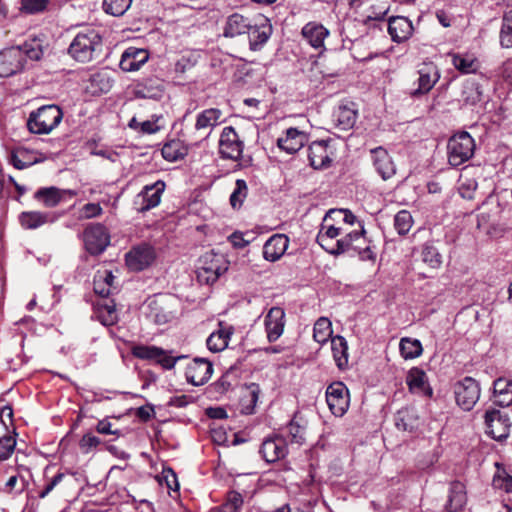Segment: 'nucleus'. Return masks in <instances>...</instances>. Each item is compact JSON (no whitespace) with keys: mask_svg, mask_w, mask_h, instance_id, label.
<instances>
[{"mask_svg":"<svg viewBox=\"0 0 512 512\" xmlns=\"http://www.w3.org/2000/svg\"><path fill=\"white\" fill-rule=\"evenodd\" d=\"M261 390L258 384L251 383L247 386L245 394L241 398V412L244 414H252L258 402Z\"/></svg>","mask_w":512,"mask_h":512,"instance_id":"37998d69","label":"nucleus"},{"mask_svg":"<svg viewBox=\"0 0 512 512\" xmlns=\"http://www.w3.org/2000/svg\"><path fill=\"white\" fill-rule=\"evenodd\" d=\"M390 10V1L389 0H377L374 4L369 8V12L367 14V21L375 20L381 21L384 20L385 16Z\"/></svg>","mask_w":512,"mask_h":512,"instance_id":"5fc2aeb1","label":"nucleus"},{"mask_svg":"<svg viewBox=\"0 0 512 512\" xmlns=\"http://www.w3.org/2000/svg\"><path fill=\"white\" fill-rule=\"evenodd\" d=\"M453 66L462 74L475 73L480 68L479 61L472 54H450Z\"/></svg>","mask_w":512,"mask_h":512,"instance_id":"c9c22d12","label":"nucleus"},{"mask_svg":"<svg viewBox=\"0 0 512 512\" xmlns=\"http://www.w3.org/2000/svg\"><path fill=\"white\" fill-rule=\"evenodd\" d=\"M148 317L158 325H163L170 322L175 317L174 311L170 306L162 300H152L149 305Z\"/></svg>","mask_w":512,"mask_h":512,"instance_id":"7c9ffc66","label":"nucleus"},{"mask_svg":"<svg viewBox=\"0 0 512 512\" xmlns=\"http://www.w3.org/2000/svg\"><path fill=\"white\" fill-rule=\"evenodd\" d=\"M17 47L23 51V58L26 56L33 61H39L49 49V40L45 34L39 33L30 35L22 45Z\"/></svg>","mask_w":512,"mask_h":512,"instance_id":"6ab92c4d","label":"nucleus"},{"mask_svg":"<svg viewBox=\"0 0 512 512\" xmlns=\"http://www.w3.org/2000/svg\"><path fill=\"white\" fill-rule=\"evenodd\" d=\"M259 452L266 462L274 463L287 455L286 440L280 436L267 438L262 442Z\"/></svg>","mask_w":512,"mask_h":512,"instance_id":"aec40b11","label":"nucleus"},{"mask_svg":"<svg viewBox=\"0 0 512 512\" xmlns=\"http://www.w3.org/2000/svg\"><path fill=\"white\" fill-rule=\"evenodd\" d=\"M406 383L412 393L427 397H431L433 394L432 389L428 385L426 373L418 367H413L409 370Z\"/></svg>","mask_w":512,"mask_h":512,"instance_id":"a878e982","label":"nucleus"},{"mask_svg":"<svg viewBox=\"0 0 512 512\" xmlns=\"http://www.w3.org/2000/svg\"><path fill=\"white\" fill-rule=\"evenodd\" d=\"M306 141L307 136L304 132L297 128H289L286 130L285 136L277 140V145L281 150L293 154L298 152Z\"/></svg>","mask_w":512,"mask_h":512,"instance_id":"cd10ccee","label":"nucleus"},{"mask_svg":"<svg viewBox=\"0 0 512 512\" xmlns=\"http://www.w3.org/2000/svg\"><path fill=\"white\" fill-rule=\"evenodd\" d=\"M222 111L218 108H208L196 117L194 128L188 134V140L198 144L207 139L211 131L221 123Z\"/></svg>","mask_w":512,"mask_h":512,"instance_id":"39448f33","label":"nucleus"},{"mask_svg":"<svg viewBox=\"0 0 512 512\" xmlns=\"http://www.w3.org/2000/svg\"><path fill=\"white\" fill-rule=\"evenodd\" d=\"M482 92L476 83H471L465 86L463 90V99L467 104L474 105L481 101Z\"/></svg>","mask_w":512,"mask_h":512,"instance_id":"052dcab7","label":"nucleus"},{"mask_svg":"<svg viewBox=\"0 0 512 512\" xmlns=\"http://www.w3.org/2000/svg\"><path fill=\"white\" fill-rule=\"evenodd\" d=\"M58 216L51 212L27 211L22 212L19 221L25 229H36L44 224L53 223Z\"/></svg>","mask_w":512,"mask_h":512,"instance_id":"c756f323","label":"nucleus"},{"mask_svg":"<svg viewBox=\"0 0 512 512\" xmlns=\"http://www.w3.org/2000/svg\"><path fill=\"white\" fill-rule=\"evenodd\" d=\"M454 395L458 406L470 411L479 400V384L474 378L467 376L454 384Z\"/></svg>","mask_w":512,"mask_h":512,"instance_id":"423d86ee","label":"nucleus"},{"mask_svg":"<svg viewBox=\"0 0 512 512\" xmlns=\"http://www.w3.org/2000/svg\"><path fill=\"white\" fill-rule=\"evenodd\" d=\"M100 438L88 433L83 435L79 442V447L81 451L85 454L90 453L93 449H95L98 445H100Z\"/></svg>","mask_w":512,"mask_h":512,"instance_id":"69168bd1","label":"nucleus"},{"mask_svg":"<svg viewBox=\"0 0 512 512\" xmlns=\"http://www.w3.org/2000/svg\"><path fill=\"white\" fill-rule=\"evenodd\" d=\"M103 210L98 203H87L81 209V217L85 219L100 216Z\"/></svg>","mask_w":512,"mask_h":512,"instance_id":"774afa93","label":"nucleus"},{"mask_svg":"<svg viewBox=\"0 0 512 512\" xmlns=\"http://www.w3.org/2000/svg\"><path fill=\"white\" fill-rule=\"evenodd\" d=\"M156 257L153 247L147 244L139 245L130 250L126 256V265L130 270L141 271L147 268Z\"/></svg>","mask_w":512,"mask_h":512,"instance_id":"dca6fc26","label":"nucleus"},{"mask_svg":"<svg viewBox=\"0 0 512 512\" xmlns=\"http://www.w3.org/2000/svg\"><path fill=\"white\" fill-rule=\"evenodd\" d=\"M475 152V141L468 132H459L453 135L447 144L448 162L458 167L468 161Z\"/></svg>","mask_w":512,"mask_h":512,"instance_id":"20e7f679","label":"nucleus"},{"mask_svg":"<svg viewBox=\"0 0 512 512\" xmlns=\"http://www.w3.org/2000/svg\"><path fill=\"white\" fill-rule=\"evenodd\" d=\"M97 318L105 326H112L118 321V314L113 300H103L96 304Z\"/></svg>","mask_w":512,"mask_h":512,"instance_id":"4c0bfd02","label":"nucleus"},{"mask_svg":"<svg viewBox=\"0 0 512 512\" xmlns=\"http://www.w3.org/2000/svg\"><path fill=\"white\" fill-rule=\"evenodd\" d=\"M331 349L338 368L343 369L348 364V345L342 336L331 338Z\"/></svg>","mask_w":512,"mask_h":512,"instance_id":"ea45409f","label":"nucleus"},{"mask_svg":"<svg viewBox=\"0 0 512 512\" xmlns=\"http://www.w3.org/2000/svg\"><path fill=\"white\" fill-rule=\"evenodd\" d=\"M418 416L414 409L403 408L395 415V425L399 430L413 431L418 426Z\"/></svg>","mask_w":512,"mask_h":512,"instance_id":"a19ab883","label":"nucleus"},{"mask_svg":"<svg viewBox=\"0 0 512 512\" xmlns=\"http://www.w3.org/2000/svg\"><path fill=\"white\" fill-rule=\"evenodd\" d=\"M493 486L508 493L512 492V476L509 475L505 470L499 471L493 477Z\"/></svg>","mask_w":512,"mask_h":512,"instance_id":"0e129e2a","label":"nucleus"},{"mask_svg":"<svg viewBox=\"0 0 512 512\" xmlns=\"http://www.w3.org/2000/svg\"><path fill=\"white\" fill-rule=\"evenodd\" d=\"M243 142L232 126L224 127L219 140V154L223 159L237 161L243 152Z\"/></svg>","mask_w":512,"mask_h":512,"instance_id":"f8f14e48","label":"nucleus"},{"mask_svg":"<svg viewBox=\"0 0 512 512\" xmlns=\"http://www.w3.org/2000/svg\"><path fill=\"white\" fill-rule=\"evenodd\" d=\"M494 403L500 407L512 404V380L498 378L493 384Z\"/></svg>","mask_w":512,"mask_h":512,"instance_id":"2f4dec72","label":"nucleus"},{"mask_svg":"<svg viewBox=\"0 0 512 512\" xmlns=\"http://www.w3.org/2000/svg\"><path fill=\"white\" fill-rule=\"evenodd\" d=\"M332 336V325L328 318L321 317L315 324L313 329V338L319 344L326 343Z\"/></svg>","mask_w":512,"mask_h":512,"instance_id":"49530a36","label":"nucleus"},{"mask_svg":"<svg viewBox=\"0 0 512 512\" xmlns=\"http://www.w3.org/2000/svg\"><path fill=\"white\" fill-rule=\"evenodd\" d=\"M113 80L110 73L106 70L98 71L90 77V90L93 94H103L111 90Z\"/></svg>","mask_w":512,"mask_h":512,"instance_id":"58836bf2","label":"nucleus"},{"mask_svg":"<svg viewBox=\"0 0 512 512\" xmlns=\"http://www.w3.org/2000/svg\"><path fill=\"white\" fill-rule=\"evenodd\" d=\"M164 159L174 162L187 154V148L179 140H171L164 144L161 150Z\"/></svg>","mask_w":512,"mask_h":512,"instance_id":"a18cd8bd","label":"nucleus"},{"mask_svg":"<svg viewBox=\"0 0 512 512\" xmlns=\"http://www.w3.org/2000/svg\"><path fill=\"white\" fill-rule=\"evenodd\" d=\"M132 0H103V10L112 16H122L131 6Z\"/></svg>","mask_w":512,"mask_h":512,"instance_id":"603ef678","label":"nucleus"},{"mask_svg":"<svg viewBox=\"0 0 512 512\" xmlns=\"http://www.w3.org/2000/svg\"><path fill=\"white\" fill-rule=\"evenodd\" d=\"M213 365L205 358H195L188 364L185 375L189 383L194 386L204 385L212 376Z\"/></svg>","mask_w":512,"mask_h":512,"instance_id":"f3484780","label":"nucleus"},{"mask_svg":"<svg viewBox=\"0 0 512 512\" xmlns=\"http://www.w3.org/2000/svg\"><path fill=\"white\" fill-rule=\"evenodd\" d=\"M356 118V110L346 105L339 106L334 113L336 126L341 130H348L352 128L356 122Z\"/></svg>","mask_w":512,"mask_h":512,"instance_id":"79ce46f5","label":"nucleus"},{"mask_svg":"<svg viewBox=\"0 0 512 512\" xmlns=\"http://www.w3.org/2000/svg\"><path fill=\"white\" fill-rule=\"evenodd\" d=\"M272 24L264 15H257L250 23L248 35L249 48L252 51H258L266 44L272 35Z\"/></svg>","mask_w":512,"mask_h":512,"instance_id":"1a4fd4ad","label":"nucleus"},{"mask_svg":"<svg viewBox=\"0 0 512 512\" xmlns=\"http://www.w3.org/2000/svg\"><path fill=\"white\" fill-rule=\"evenodd\" d=\"M252 19L241 14L234 13L227 18L224 28L225 37H236L245 34L249 30Z\"/></svg>","mask_w":512,"mask_h":512,"instance_id":"473e14b6","label":"nucleus"},{"mask_svg":"<svg viewBox=\"0 0 512 512\" xmlns=\"http://www.w3.org/2000/svg\"><path fill=\"white\" fill-rule=\"evenodd\" d=\"M265 329L269 342L276 341L284 331L285 312L281 307H272L265 317Z\"/></svg>","mask_w":512,"mask_h":512,"instance_id":"412c9836","label":"nucleus"},{"mask_svg":"<svg viewBox=\"0 0 512 512\" xmlns=\"http://www.w3.org/2000/svg\"><path fill=\"white\" fill-rule=\"evenodd\" d=\"M10 161L12 165L19 170L28 168L31 165L39 162L37 158H32L31 153L24 148L17 149L16 151L12 152Z\"/></svg>","mask_w":512,"mask_h":512,"instance_id":"09e8293b","label":"nucleus"},{"mask_svg":"<svg viewBox=\"0 0 512 512\" xmlns=\"http://www.w3.org/2000/svg\"><path fill=\"white\" fill-rule=\"evenodd\" d=\"M326 401L333 415L343 416L349 407L348 388L342 382L330 384L326 390Z\"/></svg>","mask_w":512,"mask_h":512,"instance_id":"ddd939ff","label":"nucleus"},{"mask_svg":"<svg viewBox=\"0 0 512 512\" xmlns=\"http://www.w3.org/2000/svg\"><path fill=\"white\" fill-rule=\"evenodd\" d=\"M103 39L100 31L94 27L86 26L79 30L72 39L67 53L79 63H89L101 53Z\"/></svg>","mask_w":512,"mask_h":512,"instance_id":"f257e3e1","label":"nucleus"},{"mask_svg":"<svg viewBox=\"0 0 512 512\" xmlns=\"http://www.w3.org/2000/svg\"><path fill=\"white\" fill-rule=\"evenodd\" d=\"M418 88L412 90V97H419L428 93L440 78L437 67L433 63H423L418 70Z\"/></svg>","mask_w":512,"mask_h":512,"instance_id":"a211bd4d","label":"nucleus"},{"mask_svg":"<svg viewBox=\"0 0 512 512\" xmlns=\"http://www.w3.org/2000/svg\"><path fill=\"white\" fill-rule=\"evenodd\" d=\"M16 446V439L10 435L0 438V461L7 460L13 453Z\"/></svg>","mask_w":512,"mask_h":512,"instance_id":"e2e57ef3","label":"nucleus"},{"mask_svg":"<svg viewBox=\"0 0 512 512\" xmlns=\"http://www.w3.org/2000/svg\"><path fill=\"white\" fill-rule=\"evenodd\" d=\"M289 246V238L284 234L272 235L263 246V256L270 262L279 260Z\"/></svg>","mask_w":512,"mask_h":512,"instance_id":"5701e85b","label":"nucleus"},{"mask_svg":"<svg viewBox=\"0 0 512 512\" xmlns=\"http://www.w3.org/2000/svg\"><path fill=\"white\" fill-rule=\"evenodd\" d=\"M359 231H352L345 234L342 237L343 240V254L344 253H356L359 255L361 260H374L375 254L371 250L367 239L365 237V229L363 225H359Z\"/></svg>","mask_w":512,"mask_h":512,"instance_id":"6e6552de","label":"nucleus"},{"mask_svg":"<svg viewBox=\"0 0 512 512\" xmlns=\"http://www.w3.org/2000/svg\"><path fill=\"white\" fill-rule=\"evenodd\" d=\"M132 355L142 360H154L160 364L164 369H172L176 362L186 356L181 355L173 357L165 350L157 346L136 345L132 348Z\"/></svg>","mask_w":512,"mask_h":512,"instance_id":"9d476101","label":"nucleus"},{"mask_svg":"<svg viewBox=\"0 0 512 512\" xmlns=\"http://www.w3.org/2000/svg\"><path fill=\"white\" fill-rule=\"evenodd\" d=\"M308 159L314 169L329 167L332 159L325 141H315L308 148Z\"/></svg>","mask_w":512,"mask_h":512,"instance_id":"b1692460","label":"nucleus"},{"mask_svg":"<svg viewBox=\"0 0 512 512\" xmlns=\"http://www.w3.org/2000/svg\"><path fill=\"white\" fill-rule=\"evenodd\" d=\"M233 334L232 327H224L221 323L219 329L213 332L207 339V347L212 352H220L228 346L229 339Z\"/></svg>","mask_w":512,"mask_h":512,"instance_id":"72a5a7b5","label":"nucleus"},{"mask_svg":"<svg viewBox=\"0 0 512 512\" xmlns=\"http://www.w3.org/2000/svg\"><path fill=\"white\" fill-rule=\"evenodd\" d=\"M399 348L404 359H414L420 356L423 350L421 342L411 338H402Z\"/></svg>","mask_w":512,"mask_h":512,"instance_id":"de8ad7c7","label":"nucleus"},{"mask_svg":"<svg viewBox=\"0 0 512 512\" xmlns=\"http://www.w3.org/2000/svg\"><path fill=\"white\" fill-rule=\"evenodd\" d=\"M148 57L146 50L129 47L122 54L119 65L123 71H137L148 60Z\"/></svg>","mask_w":512,"mask_h":512,"instance_id":"393cba45","label":"nucleus"},{"mask_svg":"<svg viewBox=\"0 0 512 512\" xmlns=\"http://www.w3.org/2000/svg\"><path fill=\"white\" fill-rule=\"evenodd\" d=\"M413 225V218L409 211L401 210L394 217V227L399 235H406Z\"/></svg>","mask_w":512,"mask_h":512,"instance_id":"864d4df0","label":"nucleus"},{"mask_svg":"<svg viewBox=\"0 0 512 512\" xmlns=\"http://www.w3.org/2000/svg\"><path fill=\"white\" fill-rule=\"evenodd\" d=\"M196 64V60L190 55H183L179 58L175 65L174 70L176 74L183 75L186 71L190 70Z\"/></svg>","mask_w":512,"mask_h":512,"instance_id":"338daca9","label":"nucleus"},{"mask_svg":"<svg viewBox=\"0 0 512 512\" xmlns=\"http://www.w3.org/2000/svg\"><path fill=\"white\" fill-rule=\"evenodd\" d=\"M371 155L373 165L383 180H388L395 175V164L386 149L383 147L374 148L371 150Z\"/></svg>","mask_w":512,"mask_h":512,"instance_id":"4be33fe9","label":"nucleus"},{"mask_svg":"<svg viewBox=\"0 0 512 512\" xmlns=\"http://www.w3.org/2000/svg\"><path fill=\"white\" fill-rule=\"evenodd\" d=\"M500 44L503 48L512 47V10L506 12L502 19Z\"/></svg>","mask_w":512,"mask_h":512,"instance_id":"3c124183","label":"nucleus"},{"mask_svg":"<svg viewBox=\"0 0 512 512\" xmlns=\"http://www.w3.org/2000/svg\"><path fill=\"white\" fill-rule=\"evenodd\" d=\"M288 432L291 441L297 444H302L305 440V427L302 426L295 418L292 419L288 425Z\"/></svg>","mask_w":512,"mask_h":512,"instance_id":"680f3d73","label":"nucleus"},{"mask_svg":"<svg viewBox=\"0 0 512 512\" xmlns=\"http://www.w3.org/2000/svg\"><path fill=\"white\" fill-rule=\"evenodd\" d=\"M62 118V110L57 105H44L30 113L27 127L33 134H49Z\"/></svg>","mask_w":512,"mask_h":512,"instance_id":"f03ea898","label":"nucleus"},{"mask_svg":"<svg viewBox=\"0 0 512 512\" xmlns=\"http://www.w3.org/2000/svg\"><path fill=\"white\" fill-rule=\"evenodd\" d=\"M421 258L424 263L429 265L431 268H439L442 264V255L434 241H427L423 244L421 250Z\"/></svg>","mask_w":512,"mask_h":512,"instance_id":"c03bdc74","label":"nucleus"},{"mask_svg":"<svg viewBox=\"0 0 512 512\" xmlns=\"http://www.w3.org/2000/svg\"><path fill=\"white\" fill-rule=\"evenodd\" d=\"M328 34V30L324 26L314 23H308L302 29L303 37L314 48L322 47Z\"/></svg>","mask_w":512,"mask_h":512,"instance_id":"f704fd0d","label":"nucleus"},{"mask_svg":"<svg viewBox=\"0 0 512 512\" xmlns=\"http://www.w3.org/2000/svg\"><path fill=\"white\" fill-rule=\"evenodd\" d=\"M486 433L497 441H502L509 436L511 420L509 416L500 410H487L485 413Z\"/></svg>","mask_w":512,"mask_h":512,"instance_id":"9b49d317","label":"nucleus"},{"mask_svg":"<svg viewBox=\"0 0 512 512\" xmlns=\"http://www.w3.org/2000/svg\"><path fill=\"white\" fill-rule=\"evenodd\" d=\"M388 32L394 42H403L413 33L412 22L403 16L391 17L389 19Z\"/></svg>","mask_w":512,"mask_h":512,"instance_id":"c85d7f7f","label":"nucleus"},{"mask_svg":"<svg viewBox=\"0 0 512 512\" xmlns=\"http://www.w3.org/2000/svg\"><path fill=\"white\" fill-rule=\"evenodd\" d=\"M467 504V494L465 485L460 481H454L450 484L448 491V500L445 504L447 512H460Z\"/></svg>","mask_w":512,"mask_h":512,"instance_id":"bb28decb","label":"nucleus"},{"mask_svg":"<svg viewBox=\"0 0 512 512\" xmlns=\"http://www.w3.org/2000/svg\"><path fill=\"white\" fill-rule=\"evenodd\" d=\"M86 250L92 255H99L105 251L110 243V234L107 228L100 224H90L83 233Z\"/></svg>","mask_w":512,"mask_h":512,"instance_id":"0eeeda50","label":"nucleus"},{"mask_svg":"<svg viewBox=\"0 0 512 512\" xmlns=\"http://www.w3.org/2000/svg\"><path fill=\"white\" fill-rule=\"evenodd\" d=\"M244 504L243 496L237 491H230L221 506L222 512H239Z\"/></svg>","mask_w":512,"mask_h":512,"instance_id":"6e6d98bb","label":"nucleus"},{"mask_svg":"<svg viewBox=\"0 0 512 512\" xmlns=\"http://www.w3.org/2000/svg\"><path fill=\"white\" fill-rule=\"evenodd\" d=\"M228 270V262L222 254L213 251L203 254L198 261L197 279L202 284H213Z\"/></svg>","mask_w":512,"mask_h":512,"instance_id":"7ed1b4c3","label":"nucleus"},{"mask_svg":"<svg viewBox=\"0 0 512 512\" xmlns=\"http://www.w3.org/2000/svg\"><path fill=\"white\" fill-rule=\"evenodd\" d=\"M318 244L328 253L333 255L343 254V240L340 239H329L323 237V235H317Z\"/></svg>","mask_w":512,"mask_h":512,"instance_id":"4d7b16f0","label":"nucleus"},{"mask_svg":"<svg viewBox=\"0 0 512 512\" xmlns=\"http://www.w3.org/2000/svg\"><path fill=\"white\" fill-rule=\"evenodd\" d=\"M25 58L18 47H10L0 52V77H10L23 70Z\"/></svg>","mask_w":512,"mask_h":512,"instance_id":"4468645a","label":"nucleus"},{"mask_svg":"<svg viewBox=\"0 0 512 512\" xmlns=\"http://www.w3.org/2000/svg\"><path fill=\"white\" fill-rule=\"evenodd\" d=\"M248 195V186L245 180L237 179L235 188L230 195V205L233 209H240Z\"/></svg>","mask_w":512,"mask_h":512,"instance_id":"8fccbe9b","label":"nucleus"},{"mask_svg":"<svg viewBox=\"0 0 512 512\" xmlns=\"http://www.w3.org/2000/svg\"><path fill=\"white\" fill-rule=\"evenodd\" d=\"M164 189L165 183L160 180L151 185H146L136 196L134 203L137 206V210L145 212L158 206Z\"/></svg>","mask_w":512,"mask_h":512,"instance_id":"2eb2a0df","label":"nucleus"},{"mask_svg":"<svg viewBox=\"0 0 512 512\" xmlns=\"http://www.w3.org/2000/svg\"><path fill=\"white\" fill-rule=\"evenodd\" d=\"M63 192L61 189L51 186L38 189L34 198L41 202L47 208L57 206L63 199Z\"/></svg>","mask_w":512,"mask_h":512,"instance_id":"e433bc0d","label":"nucleus"},{"mask_svg":"<svg viewBox=\"0 0 512 512\" xmlns=\"http://www.w3.org/2000/svg\"><path fill=\"white\" fill-rule=\"evenodd\" d=\"M107 277L111 278V271L105 270L98 272L93 281L94 292L103 298H107L111 292L110 288L105 285Z\"/></svg>","mask_w":512,"mask_h":512,"instance_id":"13d9d810","label":"nucleus"},{"mask_svg":"<svg viewBox=\"0 0 512 512\" xmlns=\"http://www.w3.org/2000/svg\"><path fill=\"white\" fill-rule=\"evenodd\" d=\"M50 0H21V11L27 14H38L44 12Z\"/></svg>","mask_w":512,"mask_h":512,"instance_id":"bf43d9fd","label":"nucleus"}]
</instances>
